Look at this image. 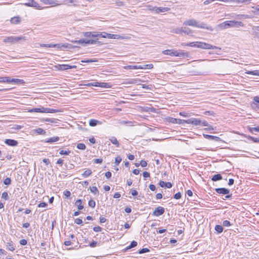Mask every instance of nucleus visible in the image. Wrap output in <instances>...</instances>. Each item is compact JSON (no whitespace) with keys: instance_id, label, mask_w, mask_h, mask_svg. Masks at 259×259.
<instances>
[{"instance_id":"obj_63","label":"nucleus","mask_w":259,"mask_h":259,"mask_svg":"<svg viewBox=\"0 0 259 259\" xmlns=\"http://www.w3.org/2000/svg\"><path fill=\"white\" fill-rule=\"evenodd\" d=\"M250 139L255 143H259V138H254L250 137Z\"/></svg>"},{"instance_id":"obj_2","label":"nucleus","mask_w":259,"mask_h":259,"mask_svg":"<svg viewBox=\"0 0 259 259\" xmlns=\"http://www.w3.org/2000/svg\"><path fill=\"white\" fill-rule=\"evenodd\" d=\"M244 26L241 21L235 20L226 21L218 25V28L221 30L226 29L231 27H239Z\"/></svg>"},{"instance_id":"obj_62","label":"nucleus","mask_w":259,"mask_h":259,"mask_svg":"<svg viewBox=\"0 0 259 259\" xmlns=\"http://www.w3.org/2000/svg\"><path fill=\"white\" fill-rule=\"evenodd\" d=\"M48 204L46 202H41L38 205V207H46Z\"/></svg>"},{"instance_id":"obj_34","label":"nucleus","mask_w":259,"mask_h":259,"mask_svg":"<svg viewBox=\"0 0 259 259\" xmlns=\"http://www.w3.org/2000/svg\"><path fill=\"white\" fill-rule=\"evenodd\" d=\"M223 227L221 225H216L215 227V230L218 233H221L223 231Z\"/></svg>"},{"instance_id":"obj_23","label":"nucleus","mask_w":259,"mask_h":259,"mask_svg":"<svg viewBox=\"0 0 259 259\" xmlns=\"http://www.w3.org/2000/svg\"><path fill=\"white\" fill-rule=\"evenodd\" d=\"M99 87L103 88H110L111 84L107 82H99Z\"/></svg>"},{"instance_id":"obj_16","label":"nucleus","mask_w":259,"mask_h":259,"mask_svg":"<svg viewBox=\"0 0 259 259\" xmlns=\"http://www.w3.org/2000/svg\"><path fill=\"white\" fill-rule=\"evenodd\" d=\"M215 191L217 193L219 194L227 195L230 192V190L225 188H216Z\"/></svg>"},{"instance_id":"obj_36","label":"nucleus","mask_w":259,"mask_h":259,"mask_svg":"<svg viewBox=\"0 0 259 259\" xmlns=\"http://www.w3.org/2000/svg\"><path fill=\"white\" fill-rule=\"evenodd\" d=\"M35 132L39 135H45L46 131L41 128H37L35 130Z\"/></svg>"},{"instance_id":"obj_48","label":"nucleus","mask_w":259,"mask_h":259,"mask_svg":"<svg viewBox=\"0 0 259 259\" xmlns=\"http://www.w3.org/2000/svg\"><path fill=\"white\" fill-rule=\"evenodd\" d=\"M252 9L255 10L254 13L256 15H259V5H256V6L252 7Z\"/></svg>"},{"instance_id":"obj_28","label":"nucleus","mask_w":259,"mask_h":259,"mask_svg":"<svg viewBox=\"0 0 259 259\" xmlns=\"http://www.w3.org/2000/svg\"><path fill=\"white\" fill-rule=\"evenodd\" d=\"M104 32H94L93 34L92 35V37H105Z\"/></svg>"},{"instance_id":"obj_50","label":"nucleus","mask_w":259,"mask_h":259,"mask_svg":"<svg viewBox=\"0 0 259 259\" xmlns=\"http://www.w3.org/2000/svg\"><path fill=\"white\" fill-rule=\"evenodd\" d=\"M11 180L9 178H7L4 181V184L6 185H9L11 184Z\"/></svg>"},{"instance_id":"obj_37","label":"nucleus","mask_w":259,"mask_h":259,"mask_svg":"<svg viewBox=\"0 0 259 259\" xmlns=\"http://www.w3.org/2000/svg\"><path fill=\"white\" fill-rule=\"evenodd\" d=\"M201 125L202 126H209V130H213V128H212L211 126H210L208 122L205 120H201Z\"/></svg>"},{"instance_id":"obj_61","label":"nucleus","mask_w":259,"mask_h":259,"mask_svg":"<svg viewBox=\"0 0 259 259\" xmlns=\"http://www.w3.org/2000/svg\"><path fill=\"white\" fill-rule=\"evenodd\" d=\"M19 243L21 245H25L27 244V241L26 239H23L20 240Z\"/></svg>"},{"instance_id":"obj_15","label":"nucleus","mask_w":259,"mask_h":259,"mask_svg":"<svg viewBox=\"0 0 259 259\" xmlns=\"http://www.w3.org/2000/svg\"><path fill=\"white\" fill-rule=\"evenodd\" d=\"M40 2L43 3L45 5H50L53 6H56L59 5L57 1H54L53 0H40Z\"/></svg>"},{"instance_id":"obj_3","label":"nucleus","mask_w":259,"mask_h":259,"mask_svg":"<svg viewBox=\"0 0 259 259\" xmlns=\"http://www.w3.org/2000/svg\"><path fill=\"white\" fill-rule=\"evenodd\" d=\"M184 25L194 26L197 28L206 29L212 31L213 28L211 26H208L204 23H199L196 20L189 19L184 22Z\"/></svg>"},{"instance_id":"obj_11","label":"nucleus","mask_w":259,"mask_h":259,"mask_svg":"<svg viewBox=\"0 0 259 259\" xmlns=\"http://www.w3.org/2000/svg\"><path fill=\"white\" fill-rule=\"evenodd\" d=\"M170 10V8L167 7H157L154 8V12L156 14H160L167 12Z\"/></svg>"},{"instance_id":"obj_57","label":"nucleus","mask_w":259,"mask_h":259,"mask_svg":"<svg viewBox=\"0 0 259 259\" xmlns=\"http://www.w3.org/2000/svg\"><path fill=\"white\" fill-rule=\"evenodd\" d=\"M115 5L118 7H123L124 6V3L121 1H117L115 2Z\"/></svg>"},{"instance_id":"obj_13","label":"nucleus","mask_w":259,"mask_h":259,"mask_svg":"<svg viewBox=\"0 0 259 259\" xmlns=\"http://www.w3.org/2000/svg\"><path fill=\"white\" fill-rule=\"evenodd\" d=\"M25 5L29 7L36 8L38 10L41 9L42 8V7L39 6L38 4L35 2L34 0H30L28 3L25 4Z\"/></svg>"},{"instance_id":"obj_1","label":"nucleus","mask_w":259,"mask_h":259,"mask_svg":"<svg viewBox=\"0 0 259 259\" xmlns=\"http://www.w3.org/2000/svg\"><path fill=\"white\" fill-rule=\"evenodd\" d=\"M182 45L184 46H189L194 48H197L207 50L214 49L218 48L217 47L201 41H195L189 43H183Z\"/></svg>"},{"instance_id":"obj_58","label":"nucleus","mask_w":259,"mask_h":259,"mask_svg":"<svg viewBox=\"0 0 259 259\" xmlns=\"http://www.w3.org/2000/svg\"><path fill=\"white\" fill-rule=\"evenodd\" d=\"M251 0H235L236 3H247L251 1Z\"/></svg>"},{"instance_id":"obj_9","label":"nucleus","mask_w":259,"mask_h":259,"mask_svg":"<svg viewBox=\"0 0 259 259\" xmlns=\"http://www.w3.org/2000/svg\"><path fill=\"white\" fill-rule=\"evenodd\" d=\"M185 123L197 126L201 124V120L199 118H191L185 121Z\"/></svg>"},{"instance_id":"obj_39","label":"nucleus","mask_w":259,"mask_h":259,"mask_svg":"<svg viewBox=\"0 0 259 259\" xmlns=\"http://www.w3.org/2000/svg\"><path fill=\"white\" fill-rule=\"evenodd\" d=\"M98 60L96 59H87V60H83L81 61V63H91V62H97Z\"/></svg>"},{"instance_id":"obj_42","label":"nucleus","mask_w":259,"mask_h":259,"mask_svg":"<svg viewBox=\"0 0 259 259\" xmlns=\"http://www.w3.org/2000/svg\"><path fill=\"white\" fill-rule=\"evenodd\" d=\"M88 204H89L90 207H91L92 208H94L95 207V206H96V202L93 200H90L89 201Z\"/></svg>"},{"instance_id":"obj_35","label":"nucleus","mask_w":259,"mask_h":259,"mask_svg":"<svg viewBox=\"0 0 259 259\" xmlns=\"http://www.w3.org/2000/svg\"><path fill=\"white\" fill-rule=\"evenodd\" d=\"M137 245V242L136 241H133L131 243L130 245L129 246H128L126 248L125 250H127L130 249H131V248H132L135 247H136Z\"/></svg>"},{"instance_id":"obj_4","label":"nucleus","mask_w":259,"mask_h":259,"mask_svg":"<svg viewBox=\"0 0 259 259\" xmlns=\"http://www.w3.org/2000/svg\"><path fill=\"white\" fill-rule=\"evenodd\" d=\"M29 112L38 113H56L63 112L62 109H55L53 108H46L40 106L38 108H34L28 110Z\"/></svg>"},{"instance_id":"obj_8","label":"nucleus","mask_w":259,"mask_h":259,"mask_svg":"<svg viewBox=\"0 0 259 259\" xmlns=\"http://www.w3.org/2000/svg\"><path fill=\"white\" fill-rule=\"evenodd\" d=\"M57 2L59 4V5L64 4L69 6L71 5L75 7L77 6L76 4L77 1L76 0H58Z\"/></svg>"},{"instance_id":"obj_51","label":"nucleus","mask_w":259,"mask_h":259,"mask_svg":"<svg viewBox=\"0 0 259 259\" xmlns=\"http://www.w3.org/2000/svg\"><path fill=\"white\" fill-rule=\"evenodd\" d=\"M9 81L8 77H0V82H7Z\"/></svg>"},{"instance_id":"obj_43","label":"nucleus","mask_w":259,"mask_h":259,"mask_svg":"<svg viewBox=\"0 0 259 259\" xmlns=\"http://www.w3.org/2000/svg\"><path fill=\"white\" fill-rule=\"evenodd\" d=\"M90 190L92 193H93L95 194L99 193V191L96 186L92 187L91 188Z\"/></svg>"},{"instance_id":"obj_27","label":"nucleus","mask_w":259,"mask_h":259,"mask_svg":"<svg viewBox=\"0 0 259 259\" xmlns=\"http://www.w3.org/2000/svg\"><path fill=\"white\" fill-rule=\"evenodd\" d=\"M82 201L81 199H78L75 203V205L76 206L79 210H81L83 208V206L81 205Z\"/></svg>"},{"instance_id":"obj_21","label":"nucleus","mask_w":259,"mask_h":259,"mask_svg":"<svg viewBox=\"0 0 259 259\" xmlns=\"http://www.w3.org/2000/svg\"><path fill=\"white\" fill-rule=\"evenodd\" d=\"M140 82H144V81L141 80L139 78H133L129 80L127 82V83L140 84Z\"/></svg>"},{"instance_id":"obj_52","label":"nucleus","mask_w":259,"mask_h":259,"mask_svg":"<svg viewBox=\"0 0 259 259\" xmlns=\"http://www.w3.org/2000/svg\"><path fill=\"white\" fill-rule=\"evenodd\" d=\"M86 40L84 39H80L78 40L74 41V42L77 43V44L82 45L83 44H85Z\"/></svg>"},{"instance_id":"obj_29","label":"nucleus","mask_w":259,"mask_h":259,"mask_svg":"<svg viewBox=\"0 0 259 259\" xmlns=\"http://www.w3.org/2000/svg\"><path fill=\"white\" fill-rule=\"evenodd\" d=\"M92 173V170L91 169H86L84 172L81 175L83 178H87L90 176Z\"/></svg>"},{"instance_id":"obj_53","label":"nucleus","mask_w":259,"mask_h":259,"mask_svg":"<svg viewBox=\"0 0 259 259\" xmlns=\"http://www.w3.org/2000/svg\"><path fill=\"white\" fill-rule=\"evenodd\" d=\"M2 198L4 199L5 200H8L9 198L8 194L7 192H4L2 193Z\"/></svg>"},{"instance_id":"obj_54","label":"nucleus","mask_w":259,"mask_h":259,"mask_svg":"<svg viewBox=\"0 0 259 259\" xmlns=\"http://www.w3.org/2000/svg\"><path fill=\"white\" fill-rule=\"evenodd\" d=\"M181 197H182V194L180 192L177 193L174 196V198L176 199H179L181 198Z\"/></svg>"},{"instance_id":"obj_47","label":"nucleus","mask_w":259,"mask_h":259,"mask_svg":"<svg viewBox=\"0 0 259 259\" xmlns=\"http://www.w3.org/2000/svg\"><path fill=\"white\" fill-rule=\"evenodd\" d=\"M150 250L148 248H142V249L140 250L139 251V254H142V253H146V252H149Z\"/></svg>"},{"instance_id":"obj_44","label":"nucleus","mask_w":259,"mask_h":259,"mask_svg":"<svg viewBox=\"0 0 259 259\" xmlns=\"http://www.w3.org/2000/svg\"><path fill=\"white\" fill-rule=\"evenodd\" d=\"M238 18L239 19H249L251 17L248 15H238Z\"/></svg>"},{"instance_id":"obj_49","label":"nucleus","mask_w":259,"mask_h":259,"mask_svg":"<svg viewBox=\"0 0 259 259\" xmlns=\"http://www.w3.org/2000/svg\"><path fill=\"white\" fill-rule=\"evenodd\" d=\"M222 224H223V226L224 227H229L231 225V223L229 221H227V220L224 221L223 222Z\"/></svg>"},{"instance_id":"obj_31","label":"nucleus","mask_w":259,"mask_h":259,"mask_svg":"<svg viewBox=\"0 0 259 259\" xmlns=\"http://www.w3.org/2000/svg\"><path fill=\"white\" fill-rule=\"evenodd\" d=\"M110 142L115 145L117 147H118L119 146V143L118 142V141H117V139L114 137H112L110 139Z\"/></svg>"},{"instance_id":"obj_30","label":"nucleus","mask_w":259,"mask_h":259,"mask_svg":"<svg viewBox=\"0 0 259 259\" xmlns=\"http://www.w3.org/2000/svg\"><path fill=\"white\" fill-rule=\"evenodd\" d=\"M59 138L58 137H54L46 140V142L48 143H53L59 141Z\"/></svg>"},{"instance_id":"obj_19","label":"nucleus","mask_w":259,"mask_h":259,"mask_svg":"<svg viewBox=\"0 0 259 259\" xmlns=\"http://www.w3.org/2000/svg\"><path fill=\"white\" fill-rule=\"evenodd\" d=\"M203 136L205 138L210 140H214L215 141H219L220 140V138L217 136H214L204 134Z\"/></svg>"},{"instance_id":"obj_6","label":"nucleus","mask_w":259,"mask_h":259,"mask_svg":"<svg viewBox=\"0 0 259 259\" xmlns=\"http://www.w3.org/2000/svg\"><path fill=\"white\" fill-rule=\"evenodd\" d=\"M26 40V37L24 36H8L5 37L3 39V42L6 44H9L10 45H12L15 43H17L18 41L20 40Z\"/></svg>"},{"instance_id":"obj_12","label":"nucleus","mask_w":259,"mask_h":259,"mask_svg":"<svg viewBox=\"0 0 259 259\" xmlns=\"http://www.w3.org/2000/svg\"><path fill=\"white\" fill-rule=\"evenodd\" d=\"M77 66L75 65H69L67 64L59 65L58 69L61 70H65L70 69L76 68Z\"/></svg>"},{"instance_id":"obj_60","label":"nucleus","mask_w":259,"mask_h":259,"mask_svg":"<svg viewBox=\"0 0 259 259\" xmlns=\"http://www.w3.org/2000/svg\"><path fill=\"white\" fill-rule=\"evenodd\" d=\"M74 222L77 225H80L82 223V221L79 218H77L74 220Z\"/></svg>"},{"instance_id":"obj_59","label":"nucleus","mask_w":259,"mask_h":259,"mask_svg":"<svg viewBox=\"0 0 259 259\" xmlns=\"http://www.w3.org/2000/svg\"><path fill=\"white\" fill-rule=\"evenodd\" d=\"M93 230L96 232H100L102 230V228L100 227V226L94 227L93 228Z\"/></svg>"},{"instance_id":"obj_5","label":"nucleus","mask_w":259,"mask_h":259,"mask_svg":"<svg viewBox=\"0 0 259 259\" xmlns=\"http://www.w3.org/2000/svg\"><path fill=\"white\" fill-rule=\"evenodd\" d=\"M162 53L166 55H170L171 56H177L183 58L188 57L189 55L188 52H184L181 50L178 51L175 50H166L162 51Z\"/></svg>"},{"instance_id":"obj_32","label":"nucleus","mask_w":259,"mask_h":259,"mask_svg":"<svg viewBox=\"0 0 259 259\" xmlns=\"http://www.w3.org/2000/svg\"><path fill=\"white\" fill-rule=\"evenodd\" d=\"M245 73L248 74H252L254 75L259 76V70L246 71Z\"/></svg>"},{"instance_id":"obj_20","label":"nucleus","mask_w":259,"mask_h":259,"mask_svg":"<svg viewBox=\"0 0 259 259\" xmlns=\"http://www.w3.org/2000/svg\"><path fill=\"white\" fill-rule=\"evenodd\" d=\"M102 121L94 119H92L89 121V125L91 126H95L98 124H102Z\"/></svg>"},{"instance_id":"obj_45","label":"nucleus","mask_w":259,"mask_h":259,"mask_svg":"<svg viewBox=\"0 0 259 259\" xmlns=\"http://www.w3.org/2000/svg\"><path fill=\"white\" fill-rule=\"evenodd\" d=\"M40 46L42 47H47V48H53V47H56V45H53V44H40Z\"/></svg>"},{"instance_id":"obj_10","label":"nucleus","mask_w":259,"mask_h":259,"mask_svg":"<svg viewBox=\"0 0 259 259\" xmlns=\"http://www.w3.org/2000/svg\"><path fill=\"white\" fill-rule=\"evenodd\" d=\"M165 209L162 206H158L155 208L153 211L152 215L154 216L158 217L163 214L164 212Z\"/></svg>"},{"instance_id":"obj_22","label":"nucleus","mask_w":259,"mask_h":259,"mask_svg":"<svg viewBox=\"0 0 259 259\" xmlns=\"http://www.w3.org/2000/svg\"><path fill=\"white\" fill-rule=\"evenodd\" d=\"M7 249L12 251L15 250V248L12 241H10V242L7 243Z\"/></svg>"},{"instance_id":"obj_24","label":"nucleus","mask_w":259,"mask_h":259,"mask_svg":"<svg viewBox=\"0 0 259 259\" xmlns=\"http://www.w3.org/2000/svg\"><path fill=\"white\" fill-rule=\"evenodd\" d=\"M140 69H150L153 68V65L152 64H146L143 65H139Z\"/></svg>"},{"instance_id":"obj_46","label":"nucleus","mask_w":259,"mask_h":259,"mask_svg":"<svg viewBox=\"0 0 259 259\" xmlns=\"http://www.w3.org/2000/svg\"><path fill=\"white\" fill-rule=\"evenodd\" d=\"M122 158L120 156H117L115 159V163L116 165H118L121 161Z\"/></svg>"},{"instance_id":"obj_14","label":"nucleus","mask_w":259,"mask_h":259,"mask_svg":"<svg viewBox=\"0 0 259 259\" xmlns=\"http://www.w3.org/2000/svg\"><path fill=\"white\" fill-rule=\"evenodd\" d=\"M8 83H13L14 84H23L25 83L24 80L17 78H11L10 77H8Z\"/></svg>"},{"instance_id":"obj_38","label":"nucleus","mask_w":259,"mask_h":259,"mask_svg":"<svg viewBox=\"0 0 259 259\" xmlns=\"http://www.w3.org/2000/svg\"><path fill=\"white\" fill-rule=\"evenodd\" d=\"M70 152H71L69 150H61L60 151L59 154L60 155H68L70 153Z\"/></svg>"},{"instance_id":"obj_25","label":"nucleus","mask_w":259,"mask_h":259,"mask_svg":"<svg viewBox=\"0 0 259 259\" xmlns=\"http://www.w3.org/2000/svg\"><path fill=\"white\" fill-rule=\"evenodd\" d=\"M139 65H127L123 67V68L126 70L128 69H140Z\"/></svg>"},{"instance_id":"obj_56","label":"nucleus","mask_w":259,"mask_h":259,"mask_svg":"<svg viewBox=\"0 0 259 259\" xmlns=\"http://www.w3.org/2000/svg\"><path fill=\"white\" fill-rule=\"evenodd\" d=\"M97 40H86L85 44H95Z\"/></svg>"},{"instance_id":"obj_40","label":"nucleus","mask_w":259,"mask_h":259,"mask_svg":"<svg viewBox=\"0 0 259 259\" xmlns=\"http://www.w3.org/2000/svg\"><path fill=\"white\" fill-rule=\"evenodd\" d=\"M77 148L79 149L84 150L86 148V146L83 143H79L77 145Z\"/></svg>"},{"instance_id":"obj_64","label":"nucleus","mask_w":259,"mask_h":259,"mask_svg":"<svg viewBox=\"0 0 259 259\" xmlns=\"http://www.w3.org/2000/svg\"><path fill=\"white\" fill-rule=\"evenodd\" d=\"M64 195L66 197H68L71 195V193L69 191L66 190L64 192Z\"/></svg>"},{"instance_id":"obj_33","label":"nucleus","mask_w":259,"mask_h":259,"mask_svg":"<svg viewBox=\"0 0 259 259\" xmlns=\"http://www.w3.org/2000/svg\"><path fill=\"white\" fill-rule=\"evenodd\" d=\"M20 21V18L18 17H15L11 19V22L13 24H17Z\"/></svg>"},{"instance_id":"obj_41","label":"nucleus","mask_w":259,"mask_h":259,"mask_svg":"<svg viewBox=\"0 0 259 259\" xmlns=\"http://www.w3.org/2000/svg\"><path fill=\"white\" fill-rule=\"evenodd\" d=\"M249 131L251 133H253L254 131L256 132H259V126L257 127H249Z\"/></svg>"},{"instance_id":"obj_55","label":"nucleus","mask_w":259,"mask_h":259,"mask_svg":"<svg viewBox=\"0 0 259 259\" xmlns=\"http://www.w3.org/2000/svg\"><path fill=\"white\" fill-rule=\"evenodd\" d=\"M45 120L47 122H49L51 123H56V119L55 118H46L45 119Z\"/></svg>"},{"instance_id":"obj_17","label":"nucleus","mask_w":259,"mask_h":259,"mask_svg":"<svg viewBox=\"0 0 259 259\" xmlns=\"http://www.w3.org/2000/svg\"><path fill=\"white\" fill-rule=\"evenodd\" d=\"M104 34L105 35L104 38H111V39L123 38L122 37H121L119 35H117V34H113L108 33L106 32H104Z\"/></svg>"},{"instance_id":"obj_18","label":"nucleus","mask_w":259,"mask_h":259,"mask_svg":"<svg viewBox=\"0 0 259 259\" xmlns=\"http://www.w3.org/2000/svg\"><path fill=\"white\" fill-rule=\"evenodd\" d=\"M5 143L9 146H16L18 145V142L13 139H6Z\"/></svg>"},{"instance_id":"obj_26","label":"nucleus","mask_w":259,"mask_h":259,"mask_svg":"<svg viewBox=\"0 0 259 259\" xmlns=\"http://www.w3.org/2000/svg\"><path fill=\"white\" fill-rule=\"evenodd\" d=\"M222 179H223V178H222V176H221V175L220 174H216V175H214L211 178V180L212 181L215 182V181H217L221 180Z\"/></svg>"},{"instance_id":"obj_7","label":"nucleus","mask_w":259,"mask_h":259,"mask_svg":"<svg viewBox=\"0 0 259 259\" xmlns=\"http://www.w3.org/2000/svg\"><path fill=\"white\" fill-rule=\"evenodd\" d=\"M172 32L176 34H182V33H184L188 35H192L193 32L190 28L186 27L176 28L173 30Z\"/></svg>"}]
</instances>
